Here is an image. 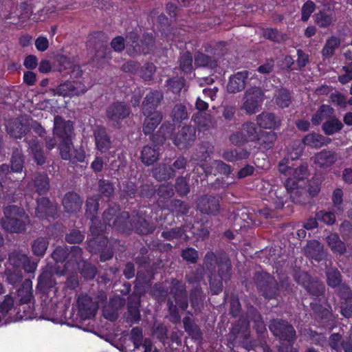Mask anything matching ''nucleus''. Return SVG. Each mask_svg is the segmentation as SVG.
Wrapping results in <instances>:
<instances>
[{"label": "nucleus", "instance_id": "11", "mask_svg": "<svg viewBox=\"0 0 352 352\" xmlns=\"http://www.w3.org/2000/svg\"><path fill=\"white\" fill-rule=\"evenodd\" d=\"M86 214L91 221L90 231L95 236L99 235L103 232V226H98V222L96 219V214L99 208L98 199L96 197H89L86 201Z\"/></svg>", "mask_w": 352, "mask_h": 352}, {"label": "nucleus", "instance_id": "12", "mask_svg": "<svg viewBox=\"0 0 352 352\" xmlns=\"http://www.w3.org/2000/svg\"><path fill=\"white\" fill-rule=\"evenodd\" d=\"M53 133L61 138L71 139L74 133L73 124L69 120H65L62 117L56 116L54 119Z\"/></svg>", "mask_w": 352, "mask_h": 352}, {"label": "nucleus", "instance_id": "35", "mask_svg": "<svg viewBox=\"0 0 352 352\" xmlns=\"http://www.w3.org/2000/svg\"><path fill=\"white\" fill-rule=\"evenodd\" d=\"M192 120L200 129L205 131L216 124L214 118L210 114L198 112L193 116Z\"/></svg>", "mask_w": 352, "mask_h": 352}, {"label": "nucleus", "instance_id": "49", "mask_svg": "<svg viewBox=\"0 0 352 352\" xmlns=\"http://www.w3.org/2000/svg\"><path fill=\"white\" fill-rule=\"evenodd\" d=\"M24 155L21 148H15L13 150L11 157V170L13 172H21L24 165Z\"/></svg>", "mask_w": 352, "mask_h": 352}, {"label": "nucleus", "instance_id": "44", "mask_svg": "<svg viewBox=\"0 0 352 352\" xmlns=\"http://www.w3.org/2000/svg\"><path fill=\"white\" fill-rule=\"evenodd\" d=\"M306 252L313 258L320 261L323 256V245L316 240L309 241L305 248Z\"/></svg>", "mask_w": 352, "mask_h": 352}, {"label": "nucleus", "instance_id": "2", "mask_svg": "<svg viewBox=\"0 0 352 352\" xmlns=\"http://www.w3.org/2000/svg\"><path fill=\"white\" fill-rule=\"evenodd\" d=\"M204 263L210 273L211 291L213 294H218L222 291V282H227L230 278L231 261L224 253L216 255L209 252L204 257Z\"/></svg>", "mask_w": 352, "mask_h": 352}, {"label": "nucleus", "instance_id": "23", "mask_svg": "<svg viewBox=\"0 0 352 352\" xmlns=\"http://www.w3.org/2000/svg\"><path fill=\"white\" fill-rule=\"evenodd\" d=\"M336 153L324 149L314 157V164L320 168H327L332 166L337 160Z\"/></svg>", "mask_w": 352, "mask_h": 352}, {"label": "nucleus", "instance_id": "61", "mask_svg": "<svg viewBox=\"0 0 352 352\" xmlns=\"http://www.w3.org/2000/svg\"><path fill=\"white\" fill-rule=\"evenodd\" d=\"M9 262L15 269L22 267L23 263L27 260V255L19 252L13 251L9 254Z\"/></svg>", "mask_w": 352, "mask_h": 352}, {"label": "nucleus", "instance_id": "63", "mask_svg": "<svg viewBox=\"0 0 352 352\" xmlns=\"http://www.w3.org/2000/svg\"><path fill=\"white\" fill-rule=\"evenodd\" d=\"M141 47L142 49V53L147 54L153 50L154 48V38L151 34H145L143 36V39L140 41Z\"/></svg>", "mask_w": 352, "mask_h": 352}, {"label": "nucleus", "instance_id": "27", "mask_svg": "<svg viewBox=\"0 0 352 352\" xmlns=\"http://www.w3.org/2000/svg\"><path fill=\"white\" fill-rule=\"evenodd\" d=\"M63 204L68 212H76L81 208L82 199L74 192H69L63 199Z\"/></svg>", "mask_w": 352, "mask_h": 352}, {"label": "nucleus", "instance_id": "48", "mask_svg": "<svg viewBox=\"0 0 352 352\" xmlns=\"http://www.w3.org/2000/svg\"><path fill=\"white\" fill-rule=\"evenodd\" d=\"M34 184L38 194H45L50 188V180L47 175L42 173L36 174Z\"/></svg>", "mask_w": 352, "mask_h": 352}, {"label": "nucleus", "instance_id": "60", "mask_svg": "<svg viewBox=\"0 0 352 352\" xmlns=\"http://www.w3.org/2000/svg\"><path fill=\"white\" fill-rule=\"evenodd\" d=\"M250 320L254 323V327L258 333H263L265 330V325L260 314L255 309L250 311Z\"/></svg>", "mask_w": 352, "mask_h": 352}, {"label": "nucleus", "instance_id": "33", "mask_svg": "<svg viewBox=\"0 0 352 352\" xmlns=\"http://www.w3.org/2000/svg\"><path fill=\"white\" fill-rule=\"evenodd\" d=\"M330 142L331 139L316 133H309L302 139V142L305 145L316 148L327 145Z\"/></svg>", "mask_w": 352, "mask_h": 352}, {"label": "nucleus", "instance_id": "43", "mask_svg": "<svg viewBox=\"0 0 352 352\" xmlns=\"http://www.w3.org/2000/svg\"><path fill=\"white\" fill-rule=\"evenodd\" d=\"M48 245V239L45 237L41 236L32 241L31 250L34 256L42 257L45 254Z\"/></svg>", "mask_w": 352, "mask_h": 352}, {"label": "nucleus", "instance_id": "15", "mask_svg": "<svg viewBox=\"0 0 352 352\" xmlns=\"http://www.w3.org/2000/svg\"><path fill=\"white\" fill-rule=\"evenodd\" d=\"M57 212L56 205L52 204L49 199L41 197L37 199V206L36 208V216L40 219H46L48 217L55 218Z\"/></svg>", "mask_w": 352, "mask_h": 352}, {"label": "nucleus", "instance_id": "7", "mask_svg": "<svg viewBox=\"0 0 352 352\" xmlns=\"http://www.w3.org/2000/svg\"><path fill=\"white\" fill-rule=\"evenodd\" d=\"M196 140V129L194 126L185 125L173 138V142L179 149L191 146Z\"/></svg>", "mask_w": 352, "mask_h": 352}, {"label": "nucleus", "instance_id": "16", "mask_svg": "<svg viewBox=\"0 0 352 352\" xmlns=\"http://www.w3.org/2000/svg\"><path fill=\"white\" fill-rule=\"evenodd\" d=\"M144 116L142 130L145 135L150 134L154 131L163 119L161 111H142Z\"/></svg>", "mask_w": 352, "mask_h": 352}, {"label": "nucleus", "instance_id": "62", "mask_svg": "<svg viewBox=\"0 0 352 352\" xmlns=\"http://www.w3.org/2000/svg\"><path fill=\"white\" fill-rule=\"evenodd\" d=\"M72 143L71 139L63 140L58 146L60 155L63 160H69L71 158V149Z\"/></svg>", "mask_w": 352, "mask_h": 352}, {"label": "nucleus", "instance_id": "24", "mask_svg": "<svg viewBox=\"0 0 352 352\" xmlns=\"http://www.w3.org/2000/svg\"><path fill=\"white\" fill-rule=\"evenodd\" d=\"M276 140V133L272 131H267L261 130L255 142H256L258 146V148L269 150L274 147Z\"/></svg>", "mask_w": 352, "mask_h": 352}, {"label": "nucleus", "instance_id": "55", "mask_svg": "<svg viewBox=\"0 0 352 352\" xmlns=\"http://www.w3.org/2000/svg\"><path fill=\"white\" fill-rule=\"evenodd\" d=\"M314 20L320 28H325L331 25L334 19L333 14L320 11L314 14Z\"/></svg>", "mask_w": 352, "mask_h": 352}, {"label": "nucleus", "instance_id": "64", "mask_svg": "<svg viewBox=\"0 0 352 352\" xmlns=\"http://www.w3.org/2000/svg\"><path fill=\"white\" fill-rule=\"evenodd\" d=\"M133 352H159L156 347H154L151 342L145 339L143 342L134 345Z\"/></svg>", "mask_w": 352, "mask_h": 352}, {"label": "nucleus", "instance_id": "25", "mask_svg": "<svg viewBox=\"0 0 352 352\" xmlns=\"http://www.w3.org/2000/svg\"><path fill=\"white\" fill-rule=\"evenodd\" d=\"M287 194L283 187L273 186L268 192V199L274 204L275 209H281L286 201Z\"/></svg>", "mask_w": 352, "mask_h": 352}, {"label": "nucleus", "instance_id": "42", "mask_svg": "<svg viewBox=\"0 0 352 352\" xmlns=\"http://www.w3.org/2000/svg\"><path fill=\"white\" fill-rule=\"evenodd\" d=\"M241 129L248 142H256L261 129L252 122H245L241 125Z\"/></svg>", "mask_w": 352, "mask_h": 352}, {"label": "nucleus", "instance_id": "46", "mask_svg": "<svg viewBox=\"0 0 352 352\" xmlns=\"http://www.w3.org/2000/svg\"><path fill=\"white\" fill-rule=\"evenodd\" d=\"M195 64L197 67H207L210 69H214L217 66L215 59L200 52L195 55Z\"/></svg>", "mask_w": 352, "mask_h": 352}, {"label": "nucleus", "instance_id": "20", "mask_svg": "<svg viewBox=\"0 0 352 352\" xmlns=\"http://www.w3.org/2000/svg\"><path fill=\"white\" fill-rule=\"evenodd\" d=\"M248 77V72L243 71L237 72L231 76L227 85V90L229 93L236 94L245 89V80Z\"/></svg>", "mask_w": 352, "mask_h": 352}, {"label": "nucleus", "instance_id": "41", "mask_svg": "<svg viewBox=\"0 0 352 352\" xmlns=\"http://www.w3.org/2000/svg\"><path fill=\"white\" fill-rule=\"evenodd\" d=\"M326 242L334 253L343 254L345 250V245L336 233H331L326 237Z\"/></svg>", "mask_w": 352, "mask_h": 352}, {"label": "nucleus", "instance_id": "32", "mask_svg": "<svg viewBox=\"0 0 352 352\" xmlns=\"http://www.w3.org/2000/svg\"><path fill=\"white\" fill-rule=\"evenodd\" d=\"M140 299L137 296H131L128 303V311L126 314V318L131 323L138 322L140 320L141 316L139 310Z\"/></svg>", "mask_w": 352, "mask_h": 352}, {"label": "nucleus", "instance_id": "1", "mask_svg": "<svg viewBox=\"0 0 352 352\" xmlns=\"http://www.w3.org/2000/svg\"><path fill=\"white\" fill-rule=\"evenodd\" d=\"M103 221L109 226L123 232L135 230L142 234L153 232L154 228L142 217L130 216L128 212L120 211L119 206H110L103 212Z\"/></svg>", "mask_w": 352, "mask_h": 352}, {"label": "nucleus", "instance_id": "40", "mask_svg": "<svg viewBox=\"0 0 352 352\" xmlns=\"http://www.w3.org/2000/svg\"><path fill=\"white\" fill-rule=\"evenodd\" d=\"M333 112V109L330 106L325 104L320 106L311 118L312 124L316 126L319 125L323 120H327L331 118Z\"/></svg>", "mask_w": 352, "mask_h": 352}, {"label": "nucleus", "instance_id": "8", "mask_svg": "<svg viewBox=\"0 0 352 352\" xmlns=\"http://www.w3.org/2000/svg\"><path fill=\"white\" fill-rule=\"evenodd\" d=\"M87 87L80 81H67L60 84L56 89V94L63 97L79 96L85 93Z\"/></svg>", "mask_w": 352, "mask_h": 352}, {"label": "nucleus", "instance_id": "26", "mask_svg": "<svg viewBox=\"0 0 352 352\" xmlns=\"http://www.w3.org/2000/svg\"><path fill=\"white\" fill-rule=\"evenodd\" d=\"M305 279H307V283L303 282V285L307 292L315 298H320L324 296L325 292V286L321 282L318 280H310L309 276L305 273L302 274Z\"/></svg>", "mask_w": 352, "mask_h": 352}, {"label": "nucleus", "instance_id": "59", "mask_svg": "<svg viewBox=\"0 0 352 352\" xmlns=\"http://www.w3.org/2000/svg\"><path fill=\"white\" fill-rule=\"evenodd\" d=\"M209 144L204 142L198 145L196 148L195 153L192 159L195 161H204L209 157Z\"/></svg>", "mask_w": 352, "mask_h": 352}, {"label": "nucleus", "instance_id": "36", "mask_svg": "<svg viewBox=\"0 0 352 352\" xmlns=\"http://www.w3.org/2000/svg\"><path fill=\"white\" fill-rule=\"evenodd\" d=\"M153 177L159 181H165L175 176L173 168L166 164H159L153 171Z\"/></svg>", "mask_w": 352, "mask_h": 352}, {"label": "nucleus", "instance_id": "9", "mask_svg": "<svg viewBox=\"0 0 352 352\" xmlns=\"http://www.w3.org/2000/svg\"><path fill=\"white\" fill-rule=\"evenodd\" d=\"M78 314L83 320L94 317L98 310L97 302L92 300L91 298L87 295H81L78 298Z\"/></svg>", "mask_w": 352, "mask_h": 352}, {"label": "nucleus", "instance_id": "56", "mask_svg": "<svg viewBox=\"0 0 352 352\" xmlns=\"http://www.w3.org/2000/svg\"><path fill=\"white\" fill-rule=\"evenodd\" d=\"M263 36L265 38L276 43L285 42L288 39V36L286 34L280 32L276 29L264 30Z\"/></svg>", "mask_w": 352, "mask_h": 352}, {"label": "nucleus", "instance_id": "51", "mask_svg": "<svg viewBox=\"0 0 352 352\" xmlns=\"http://www.w3.org/2000/svg\"><path fill=\"white\" fill-rule=\"evenodd\" d=\"M274 99L276 104L280 108L288 107L292 102L289 92L283 88L276 91Z\"/></svg>", "mask_w": 352, "mask_h": 352}, {"label": "nucleus", "instance_id": "39", "mask_svg": "<svg viewBox=\"0 0 352 352\" xmlns=\"http://www.w3.org/2000/svg\"><path fill=\"white\" fill-rule=\"evenodd\" d=\"M342 128V122L334 116L327 120L322 126V131L327 135H333L341 131Z\"/></svg>", "mask_w": 352, "mask_h": 352}, {"label": "nucleus", "instance_id": "52", "mask_svg": "<svg viewBox=\"0 0 352 352\" xmlns=\"http://www.w3.org/2000/svg\"><path fill=\"white\" fill-rule=\"evenodd\" d=\"M185 331L193 338H201V333L199 326L190 317H185L183 319Z\"/></svg>", "mask_w": 352, "mask_h": 352}, {"label": "nucleus", "instance_id": "5", "mask_svg": "<svg viewBox=\"0 0 352 352\" xmlns=\"http://www.w3.org/2000/svg\"><path fill=\"white\" fill-rule=\"evenodd\" d=\"M254 281L265 298H276L278 296V283L270 274L265 272H256L254 276Z\"/></svg>", "mask_w": 352, "mask_h": 352}, {"label": "nucleus", "instance_id": "28", "mask_svg": "<svg viewBox=\"0 0 352 352\" xmlns=\"http://www.w3.org/2000/svg\"><path fill=\"white\" fill-rule=\"evenodd\" d=\"M6 129L7 133L14 138H21L28 131V126L19 119L8 120Z\"/></svg>", "mask_w": 352, "mask_h": 352}, {"label": "nucleus", "instance_id": "53", "mask_svg": "<svg viewBox=\"0 0 352 352\" xmlns=\"http://www.w3.org/2000/svg\"><path fill=\"white\" fill-rule=\"evenodd\" d=\"M170 117L173 121L175 123L181 122L182 121L188 118L186 107L182 104H177L173 107Z\"/></svg>", "mask_w": 352, "mask_h": 352}, {"label": "nucleus", "instance_id": "29", "mask_svg": "<svg viewBox=\"0 0 352 352\" xmlns=\"http://www.w3.org/2000/svg\"><path fill=\"white\" fill-rule=\"evenodd\" d=\"M28 150L32 154L34 162L39 166L45 163L46 157L43 153L42 144L36 138H32L27 141Z\"/></svg>", "mask_w": 352, "mask_h": 352}, {"label": "nucleus", "instance_id": "18", "mask_svg": "<svg viewBox=\"0 0 352 352\" xmlns=\"http://www.w3.org/2000/svg\"><path fill=\"white\" fill-rule=\"evenodd\" d=\"M129 114V108L120 102H114L107 109V118L113 122H118L120 120L124 119Z\"/></svg>", "mask_w": 352, "mask_h": 352}, {"label": "nucleus", "instance_id": "10", "mask_svg": "<svg viewBox=\"0 0 352 352\" xmlns=\"http://www.w3.org/2000/svg\"><path fill=\"white\" fill-rule=\"evenodd\" d=\"M124 69L137 74L144 80H151L155 72V66L152 63H147L140 67L138 63L131 60L124 64Z\"/></svg>", "mask_w": 352, "mask_h": 352}, {"label": "nucleus", "instance_id": "50", "mask_svg": "<svg viewBox=\"0 0 352 352\" xmlns=\"http://www.w3.org/2000/svg\"><path fill=\"white\" fill-rule=\"evenodd\" d=\"M55 284L52 270H44L38 277V287L43 289H48L54 287Z\"/></svg>", "mask_w": 352, "mask_h": 352}, {"label": "nucleus", "instance_id": "3", "mask_svg": "<svg viewBox=\"0 0 352 352\" xmlns=\"http://www.w3.org/2000/svg\"><path fill=\"white\" fill-rule=\"evenodd\" d=\"M5 217L1 223L4 230L11 233H22L25 231L30 223L28 215L25 210L17 206H8L3 208Z\"/></svg>", "mask_w": 352, "mask_h": 352}, {"label": "nucleus", "instance_id": "17", "mask_svg": "<svg viewBox=\"0 0 352 352\" xmlns=\"http://www.w3.org/2000/svg\"><path fill=\"white\" fill-rule=\"evenodd\" d=\"M285 188L287 193L294 203L305 204L306 202L307 193L303 188H298L297 183L292 178H288L285 182Z\"/></svg>", "mask_w": 352, "mask_h": 352}, {"label": "nucleus", "instance_id": "4", "mask_svg": "<svg viewBox=\"0 0 352 352\" xmlns=\"http://www.w3.org/2000/svg\"><path fill=\"white\" fill-rule=\"evenodd\" d=\"M269 329L275 337L289 342L290 346L287 352H298L297 349L292 346L296 340V331L287 321L282 319L272 320Z\"/></svg>", "mask_w": 352, "mask_h": 352}, {"label": "nucleus", "instance_id": "30", "mask_svg": "<svg viewBox=\"0 0 352 352\" xmlns=\"http://www.w3.org/2000/svg\"><path fill=\"white\" fill-rule=\"evenodd\" d=\"M160 151L157 145H146L143 147L140 159L144 164L149 166L159 159Z\"/></svg>", "mask_w": 352, "mask_h": 352}, {"label": "nucleus", "instance_id": "14", "mask_svg": "<svg viewBox=\"0 0 352 352\" xmlns=\"http://www.w3.org/2000/svg\"><path fill=\"white\" fill-rule=\"evenodd\" d=\"M198 208L204 214H217L220 210L219 197L212 195L201 197L199 200Z\"/></svg>", "mask_w": 352, "mask_h": 352}, {"label": "nucleus", "instance_id": "58", "mask_svg": "<svg viewBox=\"0 0 352 352\" xmlns=\"http://www.w3.org/2000/svg\"><path fill=\"white\" fill-rule=\"evenodd\" d=\"M179 68L183 72L188 73L192 69V56L189 52H184L179 60Z\"/></svg>", "mask_w": 352, "mask_h": 352}, {"label": "nucleus", "instance_id": "22", "mask_svg": "<svg viewBox=\"0 0 352 352\" xmlns=\"http://www.w3.org/2000/svg\"><path fill=\"white\" fill-rule=\"evenodd\" d=\"M94 135L96 148L102 153L108 151L111 146V141L106 130L98 126L94 129Z\"/></svg>", "mask_w": 352, "mask_h": 352}, {"label": "nucleus", "instance_id": "31", "mask_svg": "<svg viewBox=\"0 0 352 352\" xmlns=\"http://www.w3.org/2000/svg\"><path fill=\"white\" fill-rule=\"evenodd\" d=\"M126 49L127 54L131 56H135L142 53V49L138 34L131 32L126 35Z\"/></svg>", "mask_w": 352, "mask_h": 352}, {"label": "nucleus", "instance_id": "34", "mask_svg": "<svg viewBox=\"0 0 352 352\" xmlns=\"http://www.w3.org/2000/svg\"><path fill=\"white\" fill-rule=\"evenodd\" d=\"M340 43L341 41L339 37L336 36L329 37L326 41L325 44L321 50L323 58H331L335 54V52L340 47Z\"/></svg>", "mask_w": 352, "mask_h": 352}, {"label": "nucleus", "instance_id": "19", "mask_svg": "<svg viewBox=\"0 0 352 352\" xmlns=\"http://www.w3.org/2000/svg\"><path fill=\"white\" fill-rule=\"evenodd\" d=\"M256 121L263 129H276L281 125L280 118L271 112H262L256 116Z\"/></svg>", "mask_w": 352, "mask_h": 352}, {"label": "nucleus", "instance_id": "45", "mask_svg": "<svg viewBox=\"0 0 352 352\" xmlns=\"http://www.w3.org/2000/svg\"><path fill=\"white\" fill-rule=\"evenodd\" d=\"M174 129L175 126L173 124L168 122H164L156 134L157 142L163 143L167 138H170L173 140V138L175 135H173Z\"/></svg>", "mask_w": 352, "mask_h": 352}, {"label": "nucleus", "instance_id": "21", "mask_svg": "<svg viewBox=\"0 0 352 352\" xmlns=\"http://www.w3.org/2000/svg\"><path fill=\"white\" fill-rule=\"evenodd\" d=\"M164 98L163 94L159 91L148 93L142 104V111H156L157 107Z\"/></svg>", "mask_w": 352, "mask_h": 352}, {"label": "nucleus", "instance_id": "6", "mask_svg": "<svg viewBox=\"0 0 352 352\" xmlns=\"http://www.w3.org/2000/svg\"><path fill=\"white\" fill-rule=\"evenodd\" d=\"M264 100V93L258 87L248 88L243 98L241 109L247 115H252L258 111Z\"/></svg>", "mask_w": 352, "mask_h": 352}, {"label": "nucleus", "instance_id": "37", "mask_svg": "<svg viewBox=\"0 0 352 352\" xmlns=\"http://www.w3.org/2000/svg\"><path fill=\"white\" fill-rule=\"evenodd\" d=\"M204 172L207 175L211 174L215 175L217 173H219L228 176L231 173L232 170L230 166L223 161L214 160L210 167L204 169Z\"/></svg>", "mask_w": 352, "mask_h": 352}, {"label": "nucleus", "instance_id": "38", "mask_svg": "<svg viewBox=\"0 0 352 352\" xmlns=\"http://www.w3.org/2000/svg\"><path fill=\"white\" fill-rule=\"evenodd\" d=\"M17 296L21 304L28 303L33 298L32 283L30 280L26 279L18 289Z\"/></svg>", "mask_w": 352, "mask_h": 352}, {"label": "nucleus", "instance_id": "57", "mask_svg": "<svg viewBox=\"0 0 352 352\" xmlns=\"http://www.w3.org/2000/svg\"><path fill=\"white\" fill-rule=\"evenodd\" d=\"M327 284L331 287H338L342 282V276L340 272L334 268L329 269L327 271Z\"/></svg>", "mask_w": 352, "mask_h": 352}, {"label": "nucleus", "instance_id": "47", "mask_svg": "<svg viewBox=\"0 0 352 352\" xmlns=\"http://www.w3.org/2000/svg\"><path fill=\"white\" fill-rule=\"evenodd\" d=\"M242 347L245 350L253 349L255 352H272L270 347L265 342H261V344H256L250 340V335L245 334L241 343Z\"/></svg>", "mask_w": 352, "mask_h": 352}, {"label": "nucleus", "instance_id": "13", "mask_svg": "<svg viewBox=\"0 0 352 352\" xmlns=\"http://www.w3.org/2000/svg\"><path fill=\"white\" fill-rule=\"evenodd\" d=\"M170 292L173 295L178 306L183 310L186 309L188 303L184 283L176 279H172Z\"/></svg>", "mask_w": 352, "mask_h": 352}, {"label": "nucleus", "instance_id": "54", "mask_svg": "<svg viewBox=\"0 0 352 352\" xmlns=\"http://www.w3.org/2000/svg\"><path fill=\"white\" fill-rule=\"evenodd\" d=\"M82 250L78 246L72 247L69 250L68 261L65 265H72L74 268L75 266L78 265L79 263L82 261Z\"/></svg>", "mask_w": 352, "mask_h": 352}]
</instances>
